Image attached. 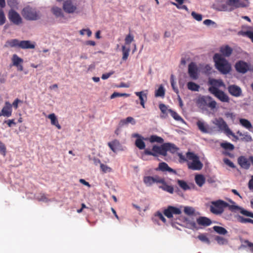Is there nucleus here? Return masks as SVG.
Segmentation results:
<instances>
[{
  "label": "nucleus",
  "mask_w": 253,
  "mask_h": 253,
  "mask_svg": "<svg viewBox=\"0 0 253 253\" xmlns=\"http://www.w3.org/2000/svg\"><path fill=\"white\" fill-rule=\"evenodd\" d=\"M226 207H228L229 210L232 212L239 211L244 215L253 218V212L249 211L239 206L229 205L227 203L221 200L211 202L210 211L212 213L218 215L221 214L224 211V209Z\"/></svg>",
  "instance_id": "obj_1"
},
{
  "label": "nucleus",
  "mask_w": 253,
  "mask_h": 253,
  "mask_svg": "<svg viewBox=\"0 0 253 253\" xmlns=\"http://www.w3.org/2000/svg\"><path fill=\"white\" fill-rule=\"evenodd\" d=\"M216 68L222 74H227L231 71L230 63L221 54L215 53L213 57Z\"/></svg>",
  "instance_id": "obj_2"
},
{
  "label": "nucleus",
  "mask_w": 253,
  "mask_h": 253,
  "mask_svg": "<svg viewBox=\"0 0 253 253\" xmlns=\"http://www.w3.org/2000/svg\"><path fill=\"white\" fill-rule=\"evenodd\" d=\"M196 104L203 111H208V108L213 110L216 108L217 104L216 101L212 100V98L209 96H202L199 97L197 99Z\"/></svg>",
  "instance_id": "obj_3"
},
{
  "label": "nucleus",
  "mask_w": 253,
  "mask_h": 253,
  "mask_svg": "<svg viewBox=\"0 0 253 253\" xmlns=\"http://www.w3.org/2000/svg\"><path fill=\"white\" fill-rule=\"evenodd\" d=\"M186 157L188 159L187 166L189 169L199 170L202 169L203 165L197 155L193 152H188L186 153Z\"/></svg>",
  "instance_id": "obj_4"
},
{
  "label": "nucleus",
  "mask_w": 253,
  "mask_h": 253,
  "mask_svg": "<svg viewBox=\"0 0 253 253\" xmlns=\"http://www.w3.org/2000/svg\"><path fill=\"white\" fill-rule=\"evenodd\" d=\"M212 123L217 126L220 131L223 132L227 136H229L231 135L235 138L238 139V137L229 128L227 123L223 118H216L212 121Z\"/></svg>",
  "instance_id": "obj_5"
},
{
  "label": "nucleus",
  "mask_w": 253,
  "mask_h": 253,
  "mask_svg": "<svg viewBox=\"0 0 253 253\" xmlns=\"http://www.w3.org/2000/svg\"><path fill=\"white\" fill-rule=\"evenodd\" d=\"M22 15L26 19L28 20L35 21L41 18L40 11L30 6L23 8Z\"/></svg>",
  "instance_id": "obj_6"
},
{
  "label": "nucleus",
  "mask_w": 253,
  "mask_h": 253,
  "mask_svg": "<svg viewBox=\"0 0 253 253\" xmlns=\"http://www.w3.org/2000/svg\"><path fill=\"white\" fill-rule=\"evenodd\" d=\"M228 8L232 11L234 9L240 7H246L249 5L248 0H226Z\"/></svg>",
  "instance_id": "obj_7"
},
{
  "label": "nucleus",
  "mask_w": 253,
  "mask_h": 253,
  "mask_svg": "<svg viewBox=\"0 0 253 253\" xmlns=\"http://www.w3.org/2000/svg\"><path fill=\"white\" fill-rule=\"evenodd\" d=\"M209 91L222 102L229 103L230 98L223 91L214 87H209Z\"/></svg>",
  "instance_id": "obj_8"
},
{
  "label": "nucleus",
  "mask_w": 253,
  "mask_h": 253,
  "mask_svg": "<svg viewBox=\"0 0 253 253\" xmlns=\"http://www.w3.org/2000/svg\"><path fill=\"white\" fill-rule=\"evenodd\" d=\"M196 125L199 130L203 133L210 134L212 129L209 125L203 120H199L196 122Z\"/></svg>",
  "instance_id": "obj_9"
},
{
  "label": "nucleus",
  "mask_w": 253,
  "mask_h": 253,
  "mask_svg": "<svg viewBox=\"0 0 253 253\" xmlns=\"http://www.w3.org/2000/svg\"><path fill=\"white\" fill-rule=\"evenodd\" d=\"M235 67L238 72L245 74L249 70L250 65L246 62L241 60L236 62Z\"/></svg>",
  "instance_id": "obj_10"
},
{
  "label": "nucleus",
  "mask_w": 253,
  "mask_h": 253,
  "mask_svg": "<svg viewBox=\"0 0 253 253\" xmlns=\"http://www.w3.org/2000/svg\"><path fill=\"white\" fill-rule=\"evenodd\" d=\"M8 18L10 21L15 25H18L22 23V18L21 16L14 10H10L9 11Z\"/></svg>",
  "instance_id": "obj_11"
},
{
  "label": "nucleus",
  "mask_w": 253,
  "mask_h": 253,
  "mask_svg": "<svg viewBox=\"0 0 253 253\" xmlns=\"http://www.w3.org/2000/svg\"><path fill=\"white\" fill-rule=\"evenodd\" d=\"M12 105L8 101L5 102L4 106L0 112V117L3 116L7 118L10 117L12 115Z\"/></svg>",
  "instance_id": "obj_12"
},
{
  "label": "nucleus",
  "mask_w": 253,
  "mask_h": 253,
  "mask_svg": "<svg viewBox=\"0 0 253 253\" xmlns=\"http://www.w3.org/2000/svg\"><path fill=\"white\" fill-rule=\"evenodd\" d=\"M188 74L193 80H196L198 78V68L195 63L191 62L189 64Z\"/></svg>",
  "instance_id": "obj_13"
},
{
  "label": "nucleus",
  "mask_w": 253,
  "mask_h": 253,
  "mask_svg": "<svg viewBox=\"0 0 253 253\" xmlns=\"http://www.w3.org/2000/svg\"><path fill=\"white\" fill-rule=\"evenodd\" d=\"M238 163L240 167L245 169H248L250 168L251 163L249 158L247 159L246 157L241 156L238 158Z\"/></svg>",
  "instance_id": "obj_14"
},
{
  "label": "nucleus",
  "mask_w": 253,
  "mask_h": 253,
  "mask_svg": "<svg viewBox=\"0 0 253 253\" xmlns=\"http://www.w3.org/2000/svg\"><path fill=\"white\" fill-rule=\"evenodd\" d=\"M152 151L155 152L157 155V154H159L164 156H167V149L166 143H164L160 146L157 145L153 146L152 148Z\"/></svg>",
  "instance_id": "obj_15"
},
{
  "label": "nucleus",
  "mask_w": 253,
  "mask_h": 253,
  "mask_svg": "<svg viewBox=\"0 0 253 253\" xmlns=\"http://www.w3.org/2000/svg\"><path fill=\"white\" fill-rule=\"evenodd\" d=\"M228 91L232 96L239 97L242 94L241 88L236 85H230L228 87Z\"/></svg>",
  "instance_id": "obj_16"
},
{
  "label": "nucleus",
  "mask_w": 253,
  "mask_h": 253,
  "mask_svg": "<svg viewBox=\"0 0 253 253\" xmlns=\"http://www.w3.org/2000/svg\"><path fill=\"white\" fill-rule=\"evenodd\" d=\"M212 7L216 10L221 11H229L230 10L228 8L226 1H216L213 4Z\"/></svg>",
  "instance_id": "obj_17"
},
{
  "label": "nucleus",
  "mask_w": 253,
  "mask_h": 253,
  "mask_svg": "<svg viewBox=\"0 0 253 253\" xmlns=\"http://www.w3.org/2000/svg\"><path fill=\"white\" fill-rule=\"evenodd\" d=\"M247 31H240L238 32V35L247 37L250 38L253 42V28L252 27H247Z\"/></svg>",
  "instance_id": "obj_18"
},
{
  "label": "nucleus",
  "mask_w": 253,
  "mask_h": 253,
  "mask_svg": "<svg viewBox=\"0 0 253 253\" xmlns=\"http://www.w3.org/2000/svg\"><path fill=\"white\" fill-rule=\"evenodd\" d=\"M63 8L64 11L68 13H73L76 9V7L73 5L71 0H67L63 3Z\"/></svg>",
  "instance_id": "obj_19"
},
{
  "label": "nucleus",
  "mask_w": 253,
  "mask_h": 253,
  "mask_svg": "<svg viewBox=\"0 0 253 253\" xmlns=\"http://www.w3.org/2000/svg\"><path fill=\"white\" fill-rule=\"evenodd\" d=\"M158 169L160 170L163 172L168 171L174 174H176L177 173L175 170L170 168L168 165L165 162L160 163L159 165Z\"/></svg>",
  "instance_id": "obj_20"
},
{
  "label": "nucleus",
  "mask_w": 253,
  "mask_h": 253,
  "mask_svg": "<svg viewBox=\"0 0 253 253\" xmlns=\"http://www.w3.org/2000/svg\"><path fill=\"white\" fill-rule=\"evenodd\" d=\"M36 44L35 42L30 41H21L20 43V48L22 49H34Z\"/></svg>",
  "instance_id": "obj_21"
},
{
  "label": "nucleus",
  "mask_w": 253,
  "mask_h": 253,
  "mask_svg": "<svg viewBox=\"0 0 253 253\" xmlns=\"http://www.w3.org/2000/svg\"><path fill=\"white\" fill-rule=\"evenodd\" d=\"M135 95L139 97L140 103L143 108H145V103L147 101V93L144 91L135 92Z\"/></svg>",
  "instance_id": "obj_22"
},
{
  "label": "nucleus",
  "mask_w": 253,
  "mask_h": 253,
  "mask_svg": "<svg viewBox=\"0 0 253 253\" xmlns=\"http://www.w3.org/2000/svg\"><path fill=\"white\" fill-rule=\"evenodd\" d=\"M110 148L115 153L121 150L122 146L120 142L117 140H114L108 143Z\"/></svg>",
  "instance_id": "obj_23"
},
{
  "label": "nucleus",
  "mask_w": 253,
  "mask_h": 253,
  "mask_svg": "<svg viewBox=\"0 0 253 253\" xmlns=\"http://www.w3.org/2000/svg\"><path fill=\"white\" fill-rule=\"evenodd\" d=\"M197 223L199 225H202L204 226H208L211 224V220L205 216H200L197 219Z\"/></svg>",
  "instance_id": "obj_24"
},
{
  "label": "nucleus",
  "mask_w": 253,
  "mask_h": 253,
  "mask_svg": "<svg viewBox=\"0 0 253 253\" xmlns=\"http://www.w3.org/2000/svg\"><path fill=\"white\" fill-rule=\"evenodd\" d=\"M159 188L162 189L163 190L167 192L170 194H173L174 192L173 187L171 185H168L166 182V180L163 183L159 185Z\"/></svg>",
  "instance_id": "obj_25"
},
{
  "label": "nucleus",
  "mask_w": 253,
  "mask_h": 253,
  "mask_svg": "<svg viewBox=\"0 0 253 253\" xmlns=\"http://www.w3.org/2000/svg\"><path fill=\"white\" fill-rule=\"evenodd\" d=\"M159 108L162 113V114L160 115V117L162 118H166L168 116V113H170V110H172L170 109H168V107L163 103L159 104Z\"/></svg>",
  "instance_id": "obj_26"
},
{
  "label": "nucleus",
  "mask_w": 253,
  "mask_h": 253,
  "mask_svg": "<svg viewBox=\"0 0 253 253\" xmlns=\"http://www.w3.org/2000/svg\"><path fill=\"white\" fill-rule=\"evenodd\" d=\"M220 51L222 54V56L223 55L225 57H229L232 54L233 50L229 46L226 45L225 46L221 47Z\"/></svg>",
  "instance_id": "obj_27"
},
{
  "label": "nucleus",
  "mask_w": 253,
  "mask_h": 253,
  "mask_svg": "<svg viewBox=\"0 0 253 253\" xmlns=\"http://www.w3.org/2000/svg\"><path fill=\"white\" fill-rule=\"evenodd\" d=\"M130 123L132 125L136 124V121L134 119L131 117H128L126 119H122L120 121L119 126L120 127H122L125 125Z\"/></svg>",
  "instance_id": "obj_28"
},
{
  "label": "nucleus",
  "mask_w": 253,
  "mask_h": 253,
  "mask_svg": "<svg viewBox=\"0 0 253 253\" xmlns=\"http://www.w3.org/2000/svg\"><path fill=\"white\" fill-rule=\"evenodd\" d=\"M20 42L21 41H19L18 39H11L10 40H8L6 42L5 45L10 46V47L20 48Z\"/></svg>",
  "instance_id": "obj_29"
},
{
  "label": "nucleus",
  "mask_w": 253,
  "mask_h": 253,
  "mask_svg": "<svg viewBox=\"0 0 253 253\" xmlns=\"http://www.w3.org/2000/svg\"><path fill=\"white\" fill-rule=\"evenodd\" d=\"M47 118L50 120L52 125L56 126L59 129L61 128V126L58 123L57 117L54 113L48 115Z\"/></svg>",
  "instance_id": "obj_30"
},
{
  "label": "nucleus",
  "mask_w": 253,
  "mask_h": 253,
  "mask_svg": "<svg viewBox=\"0 0 253 253\" xmlns=\"http://www.w3.org/2000/svg\"><path fill=\"white\" fill-rule=\"evenodd\" d=\"M210 84L211 85L210 87H214L218 88L221 86H223L224 84L221 80L212 79L210 81Z\"/></svg>",
  "instance_id": "obj_31"
},
{
  "label": "nucleus",
  "mask_w": 253,
  "mask_h": 253,
  "mask_svg": "<svg viewBox=\"0 0 253 253\" xmlns=\"http://www.w3.org/2000/svg\"><path fill=\"white\" fill-rule=\"evenodd\" d=\"M237 133L240 136L242 137L241 140L243 141L248 142L252 141V137L251 135L249 134L247 132L242 133L240 131H238Z\"/></svg>",
  "instance_id": "obj_32"
},
{
  "label": "nucleus",
  "mask_w": 253,
  "mask_h": 253,
  "mask_svg": "<svg viewBox=\"0 0 253 253\" xmlns=\"http://www.w3.org/2000/svg\"><path fill=\"white\" fill-rule=\"evenodd\" d=\"M196 183L199 186L202 187L206 181V179L202 174H197L195 177Z\"/></svg>",
  "instance_id": "obj_33"
},
{
  "label": "nucleus",
  "mask_w": 253,
  "mask_h": 253,
  "mask_svg": "<svg viewBox=\"0 0 253 253\" xmlns=\"http://www.w3.org/2000/svg\"><path fill=\"white\" fill-rule=\"evenodd\" d=\"M220 145L224 149V151H232L235 148L233 144L226 141L221 143Z\"/></svg>",
  "instance_id": "obj_34"
},
{
  "label": "nucleus",
  "mask_w": 253,
  "mask_h": 253,
  "mask_svg": "<svg viewBox=\"0 0 253 253\" xmlns=\"http://www.w3.org/2000/svg\"><path fill=\"white\" fill-rule=\"evenodd\" d=\"M240 124L245 128L250 130L252 128V125L251 122L246 119H240Z\"/></svg>",
  "instance_id": "obj_35"
},
{
  "label": "nucleus",
  "mask_w": 253,
  "mask_h": 253,
  "mask_svg": "<svg viewBox=\"0 0 253 253\" xmlns=\"http://www.w3.org/2000/svg\"><path fill=\"white\" fill-rule=\"evenodd\" d=\"M11 60L13 65L14 66H16L19 64H22L23 62V59L19 57L16 54L13 55Z\"/></svg>",
  "instance_id": "obj_36"
},
{
  "label": "nucleus",
  "mask_w": 253,
  "mask_h": 253,
  "mask_svg": "<svg viewBox=\"0 0 253 253\" xmlns=\"http://www.w3.org/2000/svg\"><path fill=\"white\" fill-rule=\"evenodd\" d=\"M167 146V152L169 151L171 153H176L179 148L174 144L171 143H166Z\"/></svg>",
  "instance_id": "obj_37"
},
{
  "label": "nucleus",
  "mask_w": 253,
  "mask_h": 253,
  "mask_svg": "<svg viewBox=\"0 0 253 253\" xmlns=\"http://www.w3.org/2000/svg\"><path fill=\"white\" fill-rule=\"evenodd\" d=\"M213 229L219 235H224L228 233L227 230L225 228L221 226H214L213 227Z\"/></svg>",
  "instance_id": "obj_38"
},
{
  "label": "nucleus",
  "mask_w": 253,
  "mask_h": 253,
  "mask_svg": "<svg viewBox=\"0 0 253 253\" xmlns=\"http://www.w3.org/2000/svg\"><path fill=\"white\" fill-rule=\"evenodd\" d=\"M177 182L179 187L184 191H186L191 189L189 185L185 181L183 180L178 179Z\"/></svg>",
  "instance_id": "obj_39"
},
{
  "label": "nucleus",
  "mask_w": 253,
  "mask_h": 253,
  "mask_svg": "<svg viewBox=\"0 0 253 253\" xmlns=\"http://www.w3.org/2000/svg\"><path fill=\"white\" fill-rule=\"evenodd\" d=\"M187 88L191 91H198L200 86L194 82H190L187 84Z\"/></svg>",
  "instance_id": "obj_40"
},
{
  "label": "nucleus",
  "mask_w": 253,
  "mask_h": 253,
  "mask_svg": "<svg viewBox=\"0 0 253 253\" xmlns=\"http://www.w3.org/2000/svg\"><path fill=\"white\" fill-rule=\"evenodd\" d=\"M214 239L219 245H227L228 243L227 239L220 236H216Z\"/></svg>",
  "instance_id": "obj_41"
},
{
  "label": "nucleus",
  "mask_w": 253,
  "mask_h": 253,
  "mask_svg": "<svg viewBox=\"0 0 253 253\" xmlns=\"http://www.w3.org/2000/svg\"><path fill=\"white\" fill-rule=\"evenodd\" d=\"M143 182L147 186H150L155 183L153 176H146L143 178Z\"/></svg>",
  "instance_id": "obj_42"
},
{
  "label": "nucleus",
  "mask_w": 253,
  "mask_h": 253,
  "mask_svg": "<svg viewBox=\"0 0 253 253\" xmlns=\"http://www.w3.org/2000/svg\"><path fill=\"white\" fill-rule=\"evenodd\" d=\"M170 114L175 120L185 124L184 120L176 112L173 110H170Z\"/></svg>",
  "instance_id": "obj_43"
},
{
  "label": "nucleus",
  "mask_w": 253,
  "mask_h": 253,
  "mask_svg": "<svg viewBox=\"0 0 253 253\" xmlns=\"http://www.w3.org/2000/svg\"><path fill=\"white\" fill-rule=\"evenodd\" d=\"M51 11L53 14L56 17L63 16L62 10L61 8L58 7L53 6L51 9Z\"/></svg>",
  "instance_id": "obj_44"
},
{
  "label": "nucleus",
  "mask_w": 253,
  "mask_h": 253,
  "mask_svg": "<svg viewBox=\"0 0 253 253\" xmlns=\"http://www.w3.org/2000/svg\"><path fill=\"white\" fill-rule=\"evenodd\" d=\"M130 51V49L129 47L126 48L125 45L122 46V52H123V57L122 59L123 60H126L128 56L129 55V52Z\"/></svg>",
  "instance_id": "obj_45"
},
{
  "label": "nucleus",
  "mask_w": 253,
  "mask_h": 253,
  "mask_svg": "<svg viewBox=\"0 0 253 253\" xmlns=\"http://www.w3.org/2000/svg\"><path fill=\"white\" fill-rule=\"evenodd\" d=\"M135 144L139 149H144L145 147V144L142 138H137L135 140Z\"/></svg>",
  "instance_id": "obj_46"
},
{
  "label": "nucleus",
  "mask_w": 253,
  "mask_h": 253,
  "mask_svg": "<svg viewBox=\"0 0 253 253\" xmlns=\"http://www.w3.org/2000/svg\"><path fill=\"white\" fill-rule=\"evenodd\" d=\"M224 116L227 119L230 120L232 123H234V121L236 119V115L231 112H225L224 113Z\"/></svg>",
  "instance_id": "obj_47"
},
{
  "label": "nucleus",
  "mask_w": 253,
  "mask_h": 253,
  "mask_svg": "<svg viewBox=\"0 0 253 253\" xmlns=\"http://www.w3.org/2000/svg\"><path fill=\"white\" fill-rule=\"evenodd\" d=\"M165 95V89L164 87L161 85L159 86L158 89L156 91L155 96L156 97H163Z\"/></svg>",
  "instance_id": "obj_48"
},
{
  "label": "nucleus",
  "mask_w": 253,
  "mask_h": 253,
  "mask_svg": "<svg viewBox=\"0 0 253 253\" xmlns=\"http://www.w3.org/2000/svg\"><path fill=\"white\" fill-rule=\"evenodd\" d=\"M197 238L202 242L207 243L208 245L210 244L211 242L205 234H200L198 236Z\"/></svg>",
  "instance_id": "obj_49"
},
{
  "label": "nucleus",
  "mask_w": 253,
  "mask_h": 253,
  "mask_svg": "<svg viewBox=\"0 0 253 253\" xmlns=\"http://www.w3.org/2000/svg\"><path fill=\"white\" fill-rule=\"evenodd\" d=\"M184 212L188 215H192L195 213V209L192 207H184Z\"/></svg>",
  "instance_id": "obj_50"
},
{
  "label": "nucleus",
  "mask_w": 253,
  "mask_h": 253,
  "mask_svg": "<svg viewBox=\"0 0 253 253\" xmlns=\"http://www.w3.org/2000/svg\"><path fill=\"white\" fill-rule=\"evenodd\" d=\"M150 141L151 142H158L159 143H162L164 142V139L159 136L157 135H152L150 138Z\"/></svg>",
  "instance_id": "obj_51"
},
{
  "label": "nucleus",
  "mask_w": 253,
  "mask_h": 253,
  "mask_svg": "<svg viewBox=\"0 0 253 253\" xmlns=\"http://www.w3.org/2000/svg\"><path fill=\"white\" fill-rule=\"evenodd\" d=\"M36 199L39 201H42L46 203L49 201L44 194H40L37 196Z\"/></svg>",
  "instance_id": "obj_52"
},
{
  "label": "nucleus",
  "mask_w": 253,
  "mask_h": 253,
  "mask_svg": "<svg viewBox=\"0 0 253 253\" xmlns=\"http://www.w3.org/2000/svg\"><path fill=\"white\" fill-rule=\"evenodd\" d=\"M187 225L189 228L194 230H198L199 228L198 227L197 224L194 221L187 220Z\"/></svg>",
  "instance_id": "obj_53"
},
{
  "label": "nucleus",
  "mask_w": 253,
  "mask_h": 253,
  "mask_svg": "<svg viewBox=\"0 0 253 253\" xmlns=\"http://www.w3.org/2000/svg\"><path fill=\"white\" fill-rule=\"evenodd\" d=\"M129 96V94L127 93H119L117 92H114L110 96L111 99H114L117 97H122V96H125V97H128Z\"/></svg>",
  "instance_id": "obj_54"
},
{
  "label": "nucleus",
  "mask_w": 253,
  "mask_h": 253,
  "mask_svg": "<svg viewBox=\"0 0 253 253\" xmlns=\"http://www.w3.org/2000/svg\"><path fill=\"white\" fill-rule=\"evenodd\" d=\"M170 83L174 91L178 94L179 92L178 89L175 86V83L174 80V76L173 75L170 76Z\"/></svg>",
  "instance_id": "obj_55"
},
{
  "label": "nucleus",
  "mask_w": 253,
  "mask_h": 253,
  "mask_svg": "<svg viewBox=\"0 0 253 253\" xmlns=\"http://www.w3.org/2000/svg\"><path fill=\"white\" fill-rule=\"evenodd\" d=\"M191 15L193 17V18H194L198 21H201L202 20V15L201 14L197 13L195 11L192 12Z\"/></svg>",
  "instance_id": "obj_56"
},
{
  "label": "nucleus",
  "mask_w": 253,
  "mask_h": 253,
  "mask_svg": "<svg viewBox=\"0 0 253 253\" xmlns=\"http://www.w3.org/2000/svg\"><path fill=\"white\" fill-rule=\"evenodd\" d=\"M100 169L104 173L110 172L112 170V169L111 168L103 164H101Z\"/></svg>",
  "instance_id": "obj_57"
},
{
  "label": "nucleus",
  "mask_w": 253,
  "mask_h": 253,
  "mask_svg": "<svg viewBox=\"0 0 253 253\" xmlns=\"http://www.w3.org/2000/svg\"><path fill=\"white\" fill-rule=\"evenodd\" d=\"M164 213L168 218H170L173 216L170 206L168 207V209L164 211Z\"/></svg>",
  "instance_id": "obj_58"
},
{
  "label": "nucleus",
  "mask_w": 253,
  "mask_h": 253,
  "mask_svg": "<svg viewBox=\"0 0 253 253\" xmlns=\"http://www.w3.org/2000/svg\"><path fill=\"white\" fill-rule=\"evenodd\" d=\"M6 21V18L2 10H0V26L3 25Z\"/></svg>",
  "instance_id": "obj_59"
},
{
  "label": "nucleus",
  "mask_w": 253,
  "mask_h": 253,
  "mask_svg": "<svg viewBox=\"0 0 253 253\" xmlns=\"http://www.w3.org/2000/svg\"><path fill=\"white\" fill-rule=\"evenodd\" d=\"M154 183L162 184L165 180L164 178L161 177L158 175L153 176Z\"/></svg>",
  "instance_id": "obj_60"
},
{
  "label": "nucleus",
  "mask_w": 253,
  "mask_h": 253,
  "mask_svg": "<svg viewBox=\"0 0 253 253\" xmlns=\"http://www.w3.org/2000/svg\"><path fill=\"white\" fill-rule=\"evenodd\" d=\"M177 154L179 158V162L180 163H183L184 162H186L187 163L188 159H187V158H186L185 156H184L181 153L177 152Z\"/></svg>",
  "instance_id": "obj_61"
},
{
  "label": "nucleus",
  "mask_w": 253,
  "mask_h": 253,
  "mask_svg": "<svg viewBox=\"0 0 253 253\" xmlns=\"http://www.w3.org/2000/svg\"><path fill=\"white\" fill-rule=\"evenodd\" d=\"M224 163L227 165V166H228L229 167H230V168H235V166L234 165V164H233V162H232L230 160H229L227 158H224L223 160Z\"/></svg>",
  "instance_id": "obj_62"
},
{
  "label": "nucleus",
  "mask_w": 253,
  "mask_h": 253,
  "mask_svg": "<svg viewBox=\"0 0 253 253\" xmlns=\"http://www.w3.org/2000/svg\"><path fill=\"white\" fill-rule=\"evenodd\" d=\"M172 214H180L181 213V210L179 208L170 206Z\"/></svg>",
  "instance_id": "obj_63"
},
{
  "label": "nucleus",
  "mask_w": 253,
  "mask_h": 253,
  "mask_svg": "<svg viewBox=\"0 0 253 253\" xmlns=\"http://www.w3.org/2000/svg\"><path fill=\"white\" fill-rule=\"evenodd\" d=\"M237 218L238 221L242 223H249V218H245L241 215H238Z\"/></svg>",
  "instance_id": "obj_64"
}]
</instances>
